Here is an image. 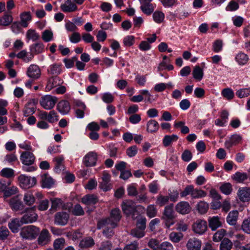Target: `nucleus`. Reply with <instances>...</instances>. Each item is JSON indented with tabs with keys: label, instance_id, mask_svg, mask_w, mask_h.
Instances as JSON below:
<instances>
[{
	"label": "nucleus",
	"instance_id": "nucleus-1",
	"mask_svg": "<svg viewBox=\"0 0 250 250\" xmlns=\"http://www.w3.org/2000/svg\"><path fill=\"white\" fill-rule=\"evenodd\" d=\"M146 222V220L145 218L138 219L136 221V227L131 230L130 234L137 238H140L144 236Z\"/></svg>",
	"mask_w": 250,
	"mask_h": 250
},
{
	"label": "nucleus",
	"instance_id": "nucleus-2",
	"mask_svg": "<svg viewBox=\"0 0 250 250\" xmlns=\"http://www.w3.org/2000/svg\"><path fill=\"white\" fill-rule=\"evenodd\" d=\"M40 229L34 226H29L22 228L20 234L25 239H34L39 234Z\"/></svg>",
	"mask_w": 250,
	"mask_h": 250
},
{
	"label": "nucleus",
	"instance_id": "nucleus-3",
	"mask_svg": "<svg viewBox=\"0 0 250 250\" xmlns=\"http://www.w3.org/2000/svg\"><path fill=\"white\" fill-rule=\"evenodd\" d=\"M174 218L175 216L173 209V205L166 206L162 216V219L164 220L165 225L167 228H169L174 223Z\"/></svg>",
	"mask_w": 250,
	"mask_h": 250
},
{
	"label": "nucleus",
	"instance_id": "nucleus-4",
	"mask_svg": "<svg viewBox=\"0 0 250 250\" xmlns=\"http://www.w3.org/2000/svg\"><path fill=\"white\" fill-rule=\"evenodd\" d=\"M33 208L27 209L26 213L21 217L20 222L21 224L31 223L36 221L38 218V215L34 212Z\"/></svg>",
	"mask_w": 250,
	"mask_h": 250
},
{
	"label": "nucleus",
	"instance_id": "nucleus-5",
	"mask_svg": "<svg viewBox=\"0 0 250 250\" xmlns=\"http://www.w3.org/2000/svg\"><path fill=\"white\" fill-rule=\"evenodd\" d=\"M207 229V222L204 220L198 219L194 222L192 225V230L196 234H203Z\"/></svg>",
	"mask_w": 250,
	"mask_h": 250
},
{
	"label": "nucleus",
	"instance_id": "nucleus-6",
	"mask_svg": "<svg viewBox=\"0 0 250 250\" xmlns=\"http://www.w3.org/2000/svg\"><path fill=\"white\" fill-rule=\"evenodd\" d=\"M57 98L51 95H46L42 97L40 101L41 105L45 109H52L57 102Z\"/></svg>",
	"mask_w": 250,
	"mask_h": 250
},
{
	"label": "nucleus",
	"instance_id": "nucleus-7",
	"mask_svg": "<svg viewBox=\"0 0 250 250\" xmlns=\"http://www.w3.org/2000/svg\"><path fill=\"white\" fill-rule=\"evenodd\" d=\"M122 208L124 213L127 216L133 214L137 211L135 203L132 200L124 201L122 204Z\"/></svg>",
	"mask_w": 250,
	"mask_h": 250
},
{
	"label": "nucleus",
	"instance_id": "nucleus-8",
	"mask_svg": "<svg viewBox=\"0 0 250 250\" xmlns=\"http://www.w3.org/2000/svg\"><path fill=\"white\" fill-rule=\"evenodd\" d=\"M18 179L22 187L25 188H32L37 183V180L35 177H31L24 175H20Z\"/></svg>",
	"mask_w": 250,
	"mask_h": 250
},
{
	"label": "nucleus",
	"instance_id": "nucleus-9",
	"mask_svg": "<svg viewBox=\"0 0 250 250\" xmlns=\"http://www.w3.org/2000/svg\"><path fill=\"white\" fill-rule=\"evenodd\" d=\"M98 201V199L96 196L94 194H87L82 198V202L87 206H90V208H88L87 212L93 211L95 207L93 206Z\"/></svg>",
	"mask_w": 250,
	"mask_h": 250
},
{
	"label": "nucleus",
	"instance_id": "nucleus-10",
	"mask_svg": "<svg viewBox=\"0 0 250 250\" xmlns=\"http://www.w3.org/2000/svg\"><path fill=\"white\" fill-rule=\"evenodd\" d=\"M69 218V215L66 212H58L55 215L54 223L59 225L64 226L67 223Z\"/></svg>",
	"mask_w": 250,
	"mask_h": 250
},
{
	"label": "nucleus",
	"instance_id": "nucleus-11",
	"mask_svg": "<svg viewBox=\"0 0 250 250\" xmlns=\"http://www.w3.org/2000/svg\"><path fill=\"white\" fill-rule=\"evenodd\" d=\"M21 159L23 164L30 166L34 163L35 161V156L32 153L29 151H24L21 153Z\"/></svg>",
	"mask_w": 250,
	"mask_h": 250
},
{
	"label": "nucleus",
	"instance_id": "nucleus-12",
	"mask_svg": "<svg viewBox=\"0 0 250 250\" xmlns=\"http://www.w3.org/2000/svg\"><path fill=\"white\" fill-rule=\"evenodd\" d=\"M97 160V154L94 152H90L85 156L83 162L86 167H92L96 165Z\"/></svg>",
	"mask_w": 250,
	"mask_h": 250
},
{
	"label": "nucleus",
	"instance_id": "nucleus-13",
	"mask_svg": "<svg viewBox=\"0 0 250 250\" xmlns=\"http://www.w3.org/2000/svg\"><path fill=\"white\" fill-rule=\"evenodd\" d=\"M9 204L11 208L15 211L20 210L23 207V203L19 198L18 196H16L11 198L9 200Z\"/></svg>",
	"mask_w": 250,
	"mask_h": 250
},
{
	"label": "nucleus",
	"instance_id": "nucleus-14",
	"mask_svg": "<svg viewBox=\"0 0 250 250\" xmlns=\"http://www.w3.org/2000/svg\"><path fill=\"white\" fill-rule=\"evenodd\" d=\"M27 74L31 78L37 79L41 76V71L38 65L32 64L28 67Z\"/></svg>",
	"mask_w": 250,
	"mask_h": 250
},
{
	"label": "nucleus",
	"instance_id": "nucleus-15",
	"mask_svg": "<svg viewBox=\"0 0 250 250\" xmlns=\"http://www.w3.org/2000/svg\"><path fill=\"white\" fill-rule=\"evenodd\" d=\"M239 199L243 202H248L250 200V188L248 187L240 188L238 192Z\"/></svg>",
	"mask_w": 250,
	"mask_h": 250
},
{
	"label": "nucleus",
	"instance_id": "nucleus-16",
	"mask_svg": "<svg viewBox=\"0 0 250 250\" xmlns=\"http://www.w3.org/2000/svg\"><path fill=\"white\" fill-rule=\"evenodd\" d=\"M57 109L59 112L62 114H67L70 110L71 107L67 101L62 100L57 104Z\"/></svg>",
	"mask_w": 250,
	"mask_h": 250
},
{
	"label": "nucleus",
	"instance_id": "nucleus-17",
	"mask_svg": "<svg viewBox=\"0 0 250 250\" xmlns=\"http://www.w3.org/2000/svg\"><path fill=\"white\" fill-rule=\"evenodd\" d=\"M61 8L64 12H72L77 10V6L71 0H67L61 5Z\"/></svg>",
	"mask_w": 250,
	"mask_h": 250
},
{
	"label": "nucleus",
	"instance_id": "nucleus-18",
	"mask_svg": "<svg viewBox=\"0 0 250 250\" xmlns=\"http://www.w3.org/2000/svg\"><path fill=\"white\" fill-rule=\"evenodd\" d=\"M176 210L183 214H187L190 211L191 208L188 202H181L177 205Z\"/></svg>",
	"mask_w": 250,
	"mask_h": 250
},
{
	"label": "nucleus",
	"instance_id": "nucleus-19",
	"mask_svg": "<svg viewBox=\"0 0 250 250\" xmlns=\"http://www.w3.org/2000/svg\"><path fill=\"white\" fill-rule=\"evenodd\" d=\"M109 226L112 228H116L115 224L112 222L111 218H106L100 220L97 223V228L98 229L104 228L105 229Z\"/></svg>",
	"mask_w": 250,
	"mask_h": 250
},
{
	"label": "nucleus",
	"instance_id": "nucleus-20",
	"mask_svg": "<svg viewBox=\"0 0 250 250\" xmlns=\"http://www.w3.org/2000/svg\"><path fill=\"white\" fill-rule=\"evenodd\" d=\"M208 226L213 231L215 230L222 226V223L218 216L209 217L208 219Z\"/></svg>",
	"mask_w": 250,
	"mask_h": 250
},
{
	"label": "nucleus",
	"instance_id": "nucleus-21",
	"mask_svg": "<svg viewBox=\"0 0 250 250\" xmlns=\"http://www.w3.org/2000/svg\"><path fill=\"white\" fill-rule=\"evenodd\" d=\"M201 241L196 239H190L187 244V247L188 250H201Z\"/></svg>",
	"mask_w": 250,
	"mask_h": 250
},
{
	"label": "nucleus",
	"instance_id": "nucleus-22",
	"mask_svg": "<svg viewBox=\"0 0 250 250\" xmlns=\"http://www.w3.org/2000/svg\"><path fill=\"white\" fill-rule=\"evenodd\" d=\"M38 243L39 245L43 246L49 241V232L46 229H43L38 238Z\"/></svg>",
	"mask_w": 250,
	"mask_h": 250
},
{
	"label": "nucleus",
	"instance_id": "nucleus-23",
	"mask_svg": "<svg viewBox=\"0 0 250 250\" xmlns=\"http://www.w3.org/2000/svg\"><path fill=\"white\" fill-rule=\"evenodd\" d=\"M42 187L50 188L54 184V181L51 177L45 173L42 176Z\"/></svg>",
	"mask_w": 250,
	"mask_h": 250
},
{
	"label": "nucleus",
	"instance_id": "nucleus-24",
	"mask_svg": "<svg viewBox=\"0 0 250 250\" xmlns=\"http://www.w3.org/2000/svg\"><path fill=\"white\" fill-rule=\"evenodd\" d=\"M238 211L237 210H233L230 211L227 218V222L231 225H235L238 216Z\"/></svg>",
	"mask_w": 250,
	"mask_h": 250
},
{
	"label": "nucleus",
	"instance_id": "nucleus-25",
	"mask_svg": "<svg viewBox=\"0 0 250 250\" xmlns=\"http://www.w3.org/2000/svg\"><path fill=\"white\" fill-rule=\"evenodd\" d=\"M21 20V25L22 27H27L28 23V21H30L32 19V16L30 12H24L21 13L20 15Z\"/></svg>",
	"mask_w": 250,
	"mask_h": 250
},
{
	"label": "nucleus",
	"instance_id": "nucleus-26",
	"mask_svg": "<svg viewBox=\"0 0 250 250\" xmlns=\"http://www.w3.org/2000/svg\"><path fill=\"white\" fill-rule=\"evenodd\" d=\"M109 218H111L112 222L115 224L116 227L118 222L120 220L121 218L120 209L118 208L112 209L110 213V217Z\"/></svg>",
	"mask_w": 250,
	"mask_h": 250
},
{
	"label": "nucleus",
	"instance_id": "nucleus-27",
	"mask_svg": "<svg viewBox=\"0 0 250 250\" xmlns=\"http://www.w3.org/2000/svg\"><path fill=\"white\" fill-rule=\"evenodd\" d=\"M232 242L227 238H224L221 241L220 246V250H230L232 247Z\"/></svg>",
	"mask_w": 250,
	"mask_h": 250
},
{
	"label": "nucleus",
	"instance_id": "nucleus-28",
	"mask_svg": "<svg viewBox=\"0 0 250 250\" xmlns=\"http://www.w3.org/2000/svg\"><path fill=\"white\" fill-rule=\"evenodd\" d=\"M158 129L159 124L155 120H151L147 122L146 130L148 132H154L157 131Z\"/></svg>",
	"mask_w": 250,
	"mask_h": 250
},
{
	"label": "nucleus",
	"instance_id": "nucleus-29",
	"mask_svg": "<svg viewBox=\"0 0 250 250\" xmlns=\"http://www.w3.org/2000/svg\"><path fill=\"white\" fill-rule=\"evenodd\" d=\"M94 245V240L91 237H86L81 241L79 246L81 248H88Z\"/></svg>",
	"mask_w": 250,
	"mask_h": 250
},
{
	"label": "nucleus",
	"instance_id": "nucleus-30",
	"mask_svg": "<svg viewBox=\"0 0 250 250\" xmlns=\"http://www.w3.org/2000/svg\"><path fill=\"white\" fill-rule=\"evenodd\" d=\"M178 139V137L176 135H166L163 141V145L167 147L171 144L172 142L176 141Z\"/></svg>",
	"mask_w": 250,
	"mask_h": 250
},
{
	"label": "nucleus",
	"instance_id": "nucleus-31",
	"mask_svg": "<svg viewBox=\"0 0 250 250\" xmlns=\"http://www.w3.org/2000/svg\"><path fill=\"white\" fill-rule=\"evenodd\" d=\"M20 223V221L18 219H14L11 222L9 223V228L13 232H17L19 228L21 225Z\"/></svg>",
	"mask_w": 250,
	"mask_h": 250
},
{
	"label": "nucleus",
	"instance_id": "nucleus-32",
	"mask_svg": "<svg viewBox=\"0 0 250 250\" xmlns=\"http://www.w3.org/2000/svg\"><path fill=\"white\" fill-rule=\"evenodd\" d=\"M140 8L143 13L147 15L152 14L154 10L152 4H143L141 6Z\"/></svg>",
	"mask_w": 250,
	"mask_h": 250
},
{
	"label": "nucleus",
	"instance_id": "nucleus-33",
	"mask_svg": "<svg viewBox=\"0 0 250 250\" xmlns=\"http://www.w3.org/2000/svg\"><path fill=\"white\" fill-rule=\"evenodd\" d=\"M13 18L11 15L5 14L0 18V25L6 26L12 22Z\"/></svg>",
	"mask_w": 250,
	"mask_h": 250
},
{
	"label": "nucleus",
	"instance_id": "nucleus-34",
	"mask_svg": "<svg viewBox=\"0 0 250 250\" xmlns=\"http://www.w3.org/2000/svg\"><path fill=\"white\" fill-rule=\"evenodd\" d=\"M51 201V208L50 211H55L57 208L60 207L63 202L60 198H52L50 199Z\"/></svg>",
	"mask_w": 250,
	"mask_h": 250
},
{
	"label": "nucleus",
	"instance_id": "nucleus-35",
	"mask_svg": "<svg viewBox=\"0 0 250 250\" xmlns=\"http://www.w3.org/2000/svg\"><path fill=\"white\" fill-rule=\"evenodd\" d=\"M192 74L195 79L200 81L203 76V70L199 66H196L193 70Z\"/></svg>",
	"mask_w": 250,
	"mask_h": 250
},
{
	"label": "nucleus",
	"instance_id": "nucleus-36",
	"mask_svg": "<svg viewBox=\"0 0 250 250\" xmlns=\"http://www.w3.org/2000/svg\"><path fill=\"white\" fill-rule=\"evenodd\" d=\"M27 53L25 50H23L20 52L16 56L19 58L22 59L25 62H28L31 60L33 57V55L31 53L29 57H27Z\"/></svg>",
	"mask_w": 250,
	"mask_h": 250
},
{
	"label": "nucleus",
	"instance_id": "nucleus-37",
	"mask_svg": "<svg viewBox=\"0 0 250 250\" xmlns=\"http://www.w3.org/2000/svg\"><path fill=\"white\" fill-rule=\"evenodd\" d=\"M226 231L224 229H219L214 233L213 236V240L214 242L220 241L226 234Z\"/></svg>",
	"mask_w": 250,
	"mask_h": 250
},
{
	"label": "nucleus",
	"instance_id": "nucleus-38",
	"mask_svg": "<svg viewBox=\"0 0 250 250\" xmlns=\"http://www.w3.org/2000/svg\"><path fill=\"white\" fill-rule=\"evenodd\" d=\"M65 240L63 238H60L55 240L54 242V248L55 250H62L64 246Z\"/></svg>",
	"mask_w": 250,
	"mask_h": 250
},
{
	"label": "nucleus",
	"instance_id": "nucleus-39",
	"mask_svg": "<svg viewBox=\"0 0 250 250\" xmlns=\"http://www.w3.org/2000/svg\"><path fill=\"white\" fill-rule=\"evenodd\" d=\"M208 208V204L204 201L200 202L197 205V208L201 214H205Z\"/></svg>",
	"mask_w": 250,
	"mask_h": 250
},
{
	"label": "nucleus",
	"instance_id": "nucleus-40",
	"mask_svg": "<svg viewBox=\"0 0 250 250\" xmlns=\"http://www.w3.org/2000/svg\"><path fill=\"white\" fill-rule=\"evenodd\" d=\"M43 49V45L41 42L36 43L31 47V51L36 54L41 53Z\"/></svg>",
	"mask_w": 250,
	"mask_h": 250
},
{
	"label": "nucleus",
	"instance_id": "nucleus-41",
	"mask_svg": "<svg viewBox=\"0 0 250 250\" xmlns=\"http://www.w3.org/2000/svg\"><path fill=\"white\" fill-rule=\"evenodd\" d=\"M248 178L247 174L237 172L233 177V179L237 182H243L244 180Z\"/></svg>",
	"mask_w": 250,
	"mask_h": 250
},
{
	"label": "nucleus",
	"instance_id": "nucleus-42",
	"mask_svg": "<svg viewBox=\"0 0 250 250\" xmlns=\"http://www.w3.org/2000/svg\"><path fill=\"white\" fill-rule=\"evenodd\" d=\"M222 95L228 100L232 99L234 96L232 90L229 88L224 89L222 91Z\"/></svg>",
	"mask_w": 250,
	"mask_h": 250
},
{
	"label": "nucleus",
	"instance_id": "nucleus-43",
	"mask_svg": "<svg viewBox=\"0 0 250 250\" xmlns=\"http://www.w3.org/2000/svg\"><path fill=\"white\" fill-rule=\"evenodd\" d=\"M248 56L243 53L238 54L236 57V60L240 64H244L248 61Z\"/></svg>",
	"mask_w": 250,
	"mask_h": 250
},
{
	"label": "nucleus",
	"instance_id": "nucleus-44",
	"mask_svg": "<svg viewBox=\"0 0 250 250\" xmlns=\"http://www.w3.org/2000/svg\"><path fill=\"white\" fill-rule=\"evenodd\" d=\"M207 195L206 192L201 189H194L191 193V196L194 198H197L200 197H203L206 196Z\"/></svg>",
	"mask_w": 250,
	"mask_h": 250
},
{
	"label": "nucleus",
	"instance_id": "nucleus-45",
	"mask_svg": "<svg viewBox=\"0 0 250 250\" xmlns=\"http://www.w3.org/2000/svg\"><path fill=\"white\" fill-rule=\"evenodd\" d=\"M23 200L25 204L28 206H31L35 202V199L32 194L27 193L24 196Z\"/></svg>",
	"mask_w": 250,
	"mask_h": 250
},
{
	"label": "nucleus",
	"instance_id": "nucleus-46",
	"mask_svg": "<svg viewBox=\"0 0 250 250\" xmlns=\"http://www.w3.org/2000/svg\"><path fill=\"white\" fill-rule=\"evenodd\" d=\"M18 191V188L16 187L12 186L10 188L7 187L4 192V196L5 197H10L12 195L16 194Z\"/></svg>",
	"mask_w": 250,
	"mask_h": 250
},
{
	"label": "nucleus",
	"instance_id": "nucleus-47",
	"mask_svg": "<svg viewBox=\"0 0 250 250\" xmlns=\"http://www.w3.org/2000/svg\"><path fill=\"white\" fill-rule=\"evenodd\" d=\"M220 189L223 193L226 195L229 194L232 190L231 185L229 183L222 185Z\"/></svg>",
	"mask_w": 250,
	"mask_h": 250
},
{
	"label": "nucleus",
	"instance_id": "nucleus-48",
	"mask_svg": "<svg viewBox=\"0 0 250 250\" xmlns=\"http://www.w3.org/2000/svg\"><path fill=\"white\" fill-rule=\"evenodd\" d=\"M26 37L27 39H31L33 41L38 40L40 38V36L36 32L35 30L32 29L28 30Z\"/></svg>",
	"mask_w": 250,
	"mask_h": 250
},
{
	"label": "nucleus",
	"instance_id": "nucleus-49",
	"mask_svg": "<svg viewBox=\"0 0 250 250\" xmlns=\"http://www.w3.org/2000/svg\"><path fill=\"white\" fill-rule=\"evenodd\" d=\"M153 18L155 21L161 23L164 19V14L161 11H155L153 14Z\"/></svg>",
	"mask_w": 250,
	"mask_h": 250
},
{
	"label": "nucleus",
	"instance_id": "nucleus-50",
	"mask_svg": "<svg viewBox=\"0 0 250 250\" xmlns=\"http://www.w3.org/2000/svg\"><path fill=\"white\" fill-rule=\"evenodd\" d=\"M61 71V69L59 64H54L50 66V73L51 75H54V77H57Z\"/></svg>",
	"mask_w": 250,
	"mask_h": 250
},
{
	"label": "nucleus",
	"instance_id": "nucleus-51",
	"mask_svg": "<svg viewBox=\"0 0 250 250\" xmlns=\"http://www.w3.org/2000/svg\"><path fill=\"white\" fill-rule=\"evenodd\" d=\"M53 33L52 31L45 30L42 32V39L45 42H48L52 39Z\"/></svg>",
	"mask_w": 250,
	"mask_h": 250
},
{
	"label": "nucleus",
	"instance_id": "nucleus-52",
	"mask_svg": "<svg viewBox=\"0 0 250 250\" xmlns=\"http://www.w3.org/2000/svg\"><path fill=\"white\" fill-rule=\"evenodd\" d=\"M170 239L175 243L178 242L183 237V235L180 232H173L170 234Z\"/></svg>",
	"mask_w": 250,
	"mask_h": 250
},
{
	"label": "nucleus",
	"instance_id": "nucleus-53",
	"mask_svg": "<svg viewBox=\"0 0 250 250\" xmlns=\"http://www.w3.org/2000/svg\"><path fill=\"white\" fill-rule=\"evenodd\" d=\"M72 212L74 215L77 216L83 215L84 213L83 208L80 204H76L74 206Z\"/></svg>",
	"mask_w": 250,
	"mask_h": 250
},
{
	"label": "nucleus",
	"instance_id": "nucleus-54",
	"mask_svg": "<svg viewBox=\"0 0 250 250\" xmlns=\"http://www.w3.org/2000/svg\"><path fill=\"white\" fill-rule=\"evenodd\" d=\"M250 95V90L248 88L241 89L236 92V95L240 98L247 97Z\"/></svg>",
	"mask_w": 250,
	"mask_h": 250
},
{
	"label": "nucleus",
	"instance_id": "nucleus-55",
	"mask_svg": "<svg viewBox=\"0 0 250 250\" xmlns=\"http://www.w3.org/2000/svg\"><path fill=\"white\" fill-rule=\"evenodd\" d=\"M9 231L8 229L4 227H0V240H5L8 236Z\"/></svg>",
	"mask_w": 250,
	"mask_h": 250
},
{
	"label": "nucleus",
	"instance_id": "nucleus-56",
	"mask_svg": "<svg viewBox=\"0 0 250 250\" xmlns=\"http://www.w3.org/2000/svg\"><path fill=\"white\" fill-rule=\"evenodd\" d=\"M192 154L190 150L186 149L182 154V159L185 162H189L191 160Z\"/></svg>",
	"mask_w": 250,
	"mask_h": 250
},
{
	"label": "nucleus",
	"instance_id": "nucleus-57",
	"mask_svg": "<svg viewBox=\"0 0 250 250\" xmlns=\"http://www.w3.org/2000/svg\"><path fill=\"white\" fill-rule=\"evenodd\" d=\"M82 109H77L76 110V114L78 118H82L84 116V110L86 108V106L83 103H80L78 104Z\"/></svg>",
	"mask_w": 250,
	"mask_h": 250
},
{
	"label": "nucleus",
	"instance_id": "nucleus-58",
	"mask_svg": "<svg viewBox=\"0 0 250 250\" xmlns=\"http://www.w3.org/2000/svg\"><path fill=\"white\" fill-rule=\"evenodd\" d=\"M169 200V197L168 196H164L162 195H160L157 197L156 203L157 205L162 207L164 206Z\"/></svg>",
	"mask_w": 250,
	"mask_h": 250
},
{
	"label": "nucleus",
	"instance_id": "nucleus-59",
	"mask_svg": "<svg viewBox=\"0 0 250 250\" xmlns=\"http://www.w3.org/2000/svg\"><path fill=\"white\" fill-rule=\"evenodd\" d=\"M239 7V4L234 0H231L226 7L227 11H235Z\"/></svg>",
	"mask_w": 250,
	"mask_h": 250
},
{
	"label": "nucleus",
	"instance_id": "nucleus-60",
	"mask_svg": "<svg viewBox=\"0 0 250 250\" xmlns=\"http://www.w3.org/2000/svg\"><path fill=\"white\" fill-rule=\"evenodd\" d=\"M147 214L150 218L154 217L157 214V209L154 205H150L147 208Z\"/></svg>",
	"mask_w": 250,
	"mask_h": 250
},
{
	"label": "nucleus",
	"instance_id": "nucleus-61",
	"mask_svg": "<svg viewBox=\"0 0 250 250\" xmlns=\"http://www.w3.org/2000/svg\"><path fill=\"white\" fill-rule=\"evenodd\" d=\"M148 246L154 250H159L160 246L159 242L156 239H151L148 243Z\"/></svg>",
	"mask_w": 250,
	"mask_h": 250
},
{
	"label": "nucleus",
	"instance_id": "nucleus-62",
	"mask_svg": "<svg viewBox=\"0 0 250 250\" xmlns=\"http://www.w3.org/2000/svg\"><path fill=\"white\" fill-rule=\"evenodd\" d=\"M57 117V113L54 110H51L48 114L47 120L49 123H53L58 121Z\"/></svg>",
	"mask_w": 250,
	"mask_h": 250
},
{
	"label": "nucleus",
	"instance_id": "nucleus-63",
	"mask_svg": "<svg viewBox=\"0 0 250 250\" xmlns=\"http://www.w3.org/2000/svg\"><path fill=\"white\" fill-rule=\"evenodd\" d=\"M1 175L6 178H10L14 175V171L11 168H4L1 170Z\"/></svg>",
	"mask_w": 250,
	"mask_h": 250
},
{
	"label": "nucleus",
	"instance_id": "nucleus-64",
	"mask_svg": "<svg viewBox=\"0 0 250 250\" xmlns=\"http://www.w3.org/2000/svg\"><path fill=\"white\" fill-rule=\"evenodd\" d=\"M137 151L138 149L137 146H133L126 149V154L129 157H131L134 156L137 154Z\"/></svg>",
	"mask_w": 250,
	"mask_h": 250
}]
</instances>
